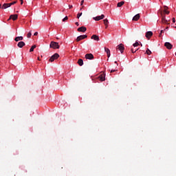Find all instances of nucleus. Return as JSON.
I'll use <instances>...</instances> for the list:
<instances>
[{"label":"nucleus","instance_id":"1","mask_svg":"<svg viewBox=\"0 0 176 176\" xmlns=\"http://www.w3.org/2000/svg\"><path fill=\"white\" fill-rule=\"evenodd\" d=\"M50 47L52 49H59L60 45L59 43H58L57 42L52 41L50 42Z\"/></svg>","mask_w":176,"mask_h":176},{"label":"nucleus","instance_id":"2","mask_svg":"<svg viewBox=\"0 0 176 176\" xmlns=\"http://www.w3.org/2000/svg\"><path fill=\"white\" fill-rule=\"evenodd\" d=\"M116 50L120 52V54H123L124 51V45L122 43H120L119 45H117Z\"/></svg>","mask_w":176,"mask_h":176},{"label":"nucleus","instance_id":"3","mask_svg":"<svg viewBox=\"0 0 176 176\" xmlns=\"http://www.w3.org/2000/svg\"><path fill=\"white\" fill-rule=\"evenodd\" d=\"M161 15H162V23L169 25L170 24V20H166V16H164L163 14H161Z\"/></svg>","mask_w":176,"mask_h":176},{"label":"nucleus","instance_id":"4","mask_svg":"<svg viewBox=\"0 0 176 176\" xmlns=\"http://www.w3.org/2000/svg\"><path fill=\"white\" fill-rule=\"evenodd\" d=\"M59 56H60L59 54L56 53V54H53L52 57H50L49 61L52 63L55 60H57V58H59Z\"/></svg>","mask_w":176,"mask_h":176},{"label":"nucleus","instance_id":"5","mask_svg":"<svg viewBox=\"0 0 176 176\" xmlns=\"http://www.w3.org/2000/svg\"><path fill=\"white\" fill-rule=\"evenodd\" d=\"M87 38V35H86V34L80 35V36H78L77 38H76V41L80 42L81 40H83Z\"/></svg>","mask_w":176,"mask_h":176},{"label":"nucleus","instance_id":"6","mask_svg":"<svg viewBox=\"0 0 176 176\" xmlns=\"http://www.w3.org/2000/svg\"><path fill=\"white\" fill-rule=\"evenodd\" d=\"M85 58L87 60H92L94 58V56L93 54H86Z\"/></svg>","mask_w":176,"mask_h":176},{"label":"nucleus","instance_id":"7","mask_svg":"<svg viewBox=\"0 0 176 176\" xmlns=\"http://www.w3.org/2000/svg\"><path fill=\"white\" fill-rule=\"evenodd\" d=\"M18 19V14H12L10 16V19H8V21L13 20L16 21Z\"/></svg>","mask_w":176,"mask_h":176},{"label":"nucleus","instance_id":"8","mask_svg":"<svg viewBox=\"0 0 176 176\" xmlns=\"http://www.w3.org/2000/svg\"><path fill=\"white\" fill-rule=\"evenodd\" d=\"M165 47H166L168 50H171L173 47V45L170 43L166 42L164 43Z\"/></svg>","mask_w":176,"mask_h":176},{"label":"nucleus","instance_id":"9","mask_svg":"<svg viewBox=\"0 0 176 176\" xmlns=\"http://www.w3.org/2000/svg\"><path fill=\"white\" fill-rule=\"evenodd\" d=\"M77 30L78 32H85L87 28L85 26H81L80 28H78Z\"/></svg>","mask_w":176,"mask_h":176},{"label":"nucleus","instance_id":"10","mask_svg":"<svg viewBox=\"0 0 176 176\" xmlns=\"http://www.w3.org/2000/svg\"><path fill=\"white\" fill-rule=\"evenodd\" d=\"M145 36L146 38L150 39L153 36V32L151 31L146 32Z\"/></svg>","mask_w":176,"mask_h":176},{"label":"nucleus","instance_id":"11","mask_svg":"<svg viewBox=\"0 0 176 176\" xmlns=\"http://www.w3.org/2000/svg\"><path fill=\"white\" fill-rule=\"evenodd\" d=\"M18 47L23 48L24 46H25V43L23 41H19L17 45Z\"/></svg>","mask_w":176,"mask_h":176},{"label":"nucleus","instance_id":"12","mask_svg":"<svg viewBox=\"0 0 176 176\" xmlns=\"http://www.w3.org/2000/svg\"><path fill=\"white\" fill-rule=\"evenodd\" d=\"M91 39H94V41H100V38L98 35L96 34H94L91 36Z\"/></svg>","mask_w":176,"mask_h":176},{"label":"nucleus","instance_id":"13","mask_svg":"<svg viewBox=\"0 0 176 176\" xmlns=\"http://www.w3.org/2000/svg\"><path fill=\"white\" fill-rule=\"evenodd\" d=\"M140 19V14H137L132 18V21H138Z\"/></svg>","mask_w":176,"mask_h":176},{"label":"nucleus","instance_id":"14","mask_svg":"<svg viewBox=\"0 0 176 176\" xmlns=\"http://www.w3.org/2000/svg\"><path fill=\"white\" fill-rule=\"evenodd\" d=\"M99 79L100 81H104L105 80V74H102L99 76Z\"/></svg>","mask_w":176,"mask_h":176},{"label":"nucleus","instance_id":"15","mask_svg":"<svg viewBox=\"0 0 176 176\" xmlns=\"http://www.w3.org/2000/svg\"><path fill=\"white\" fill-rule=\"evenodd\" d=\"M23 36H18V37H16L15 38H14V41H15L16 42H19V41H23Z\"/></svg>","mask_w":176,"mask_h":176},{"label":"nucleus","instance_id":"16","mask_svg":"<svg viewBox=\"0 0 176 176\" xmlns=\"http://www.w3.org/2000/svg\"><path fill=\"white\" fill-rule=\"evenodd\" d=\"M11 6L9 5L8 3H4L2 6V9H7L8 8H10Z\"/></svg>","mask_w":176,"mask_h":176},{"label":"nucleus","instance_id":"17","mask_svg":"<svg viewBox=\"0 0 176 176\" xmlns=\"http://www.w3.org/2000/svg\"><path fill=\"white\" fill-rule=\"evenodd\" d=\"M124 5V1H121L117 3V7L121 8Z\"/></svg>","mask_w":176,"mask_h":176},{"label":"nucleus","instance_id":"18","mask_svg":"<svg viewBox=\"0 0 176 176\" xmlns=\"http://www.w3.org/2000/svg\"><path fill=\"white\" fill-rule=\"evenodd\" d=\"M78 64L80 66H82L83 65V60H82V59H81V58L78 59Z\"/></svg>","mask_w":176,"mask_h":176},{"label":"nucleus","instance_id":"19","mask_svg":"<svg viewBox=\"0 0 176 176\" xmlns=\"http://www.w3.org/2000/svg\"><path fill=\"white\" fill-rule=\"evenodd\" d=\"M168 9V6H164V13L168 15L170 14L169 11H167L166 10Z\"/></svg>","mask_w":176,"mask_h":176},{"label":"nucleus","instance_id":"20","mask_svg":"<svg viewBox=\"0 0 176 176\" xmlns=\"http://www.w3.org/2000/svg\"><path fill=\"white\" fill-rule=\"evenodd\" d=\"M94 19L96 21H99L100 20H102V18L100 16H98L96 17H94Z\"/></svg>","mask_w":176,"mask_h":176},{"label":"nucleus","instance_id":"21","mask_svg":"<svg viewBox=\"0 0 176 176\" xmlns=\"http://www.w3.org/2000/svg\"><path fill=\"white\" fill-rule=\"evenodd\" d=\"M35 48H36V45H32V48H30V52H34V49Z\"/></svg>","mask_w":176,"mask_h":176},{"label":"nucleus","instance_id":"22","mask_svg":"<svg viewBox=\"0 0 176 176\" xmlns=\"http://www.w3.org/2000/svg\"><path fill=\"white\" fill-rule=\"evenodd\" d=\"M146 54H147V55L150 56L151 54H152V52L150 51L149 49H147V50H146Z\"/></svg>","mask_w":176,"mask_h":176},{"label":"nucleus","instance_id":"23","mask_svg":"<svg viewBox=\"0 0 176 176\" xmlns=\"http://www.w3.org/2000/svg\"><path fill=\"white\" fill-rule=\"evenodd\" d=\"M103 23H104V25H107L109 23V21L107 19L103 20Z\"/></svg>","mask_w":176,"mask_h":176},{"label":"nucleus","instance_id":"24","mask_svg":"<svg viewBox=\"0 0 176 176\" xmlns=\"http://www.w3.org/2000/svg\"><path fill=\"white\" fill-rule=\"evenodd\" d=\"M133 46V47H137L140 45V43H138V42H135V43H133V45H132Z\"/></svg>","mask_w":176,"mask_h":176},{"label":"nucleus","instance_id":"25","mask_svg":"<svg viewBox=\"0 0 176 176\" xmlns=\"http://www.w3.org/2000/svg\"><path fill=\"white\" fill-rule=\"evenodd\" d=\"M31 36H32V32H30L29 33H28V34H27V38H31Z\"/></svg>","mask_w":176,"mask_h":176},{"label":"nucleus","instance_id":"26","mask_svg":"<svg viewBox=\"0 0 176 176\" xmlns=\"http://www.w3.org/2000/svg\"><path fill=\"white\" fill-rule=\"evenodd\" d=\"M104 50H105V52H106L107 54H109V53H110V50L108 49L107 47H105V48H104Z\"/></svg>","mask_w":176,"mask_h":176},{"label":"nucleus","instance_id":"27","mask_svg":"<svg viewBox=\"0 0 176 176\" xmlns=\"http://www.w3.org/2000/svg\"><path fill=\"white\" fill-rule=\"evenodd\" d=\"M82 12L78 13V14H77V19H79L80 17L82 16Z\"/></svg>","mask_w":176,"mask_h":176},{"label":"nucleus","instance_id":"28","mask_svg":"<svg viewBox=\"0 0 176 176\" xmlns=\"http://www.w3.org/2000/svg\"><path fill=\"white\" fill-rule=\"evenodd\" d=\"M139 50V48H138L136 50H135V52L133 51V49H131V52H132V54L135 53L138 50Z\"/></svg>","mask_w":176,"mask_h":176},{"label":"nucleus","instance_id":"29","mask_svg":"<svg viewBox=\"0 0 176 176\" xmlns=\"http://www.w3.org/2000/svg\"><path fill=\"white\" fill-rule=\"evenodd\" d=\"M17 2L16 1H14L12 3H9L8 5H10V6H12V5L16 3Z\"/></svg>","mask_w":176,"mask_h":176},{"label":"nucleus","instance_id":"30","mask_svg":"<svg viewBox=\"0 0 176 176\" xmlns=\"http://www.w3.org/2000/svg\"><path fill=\"white\" fill-rule=\"evenodd\" d=\"M67 20H68V16H65V18L63 19V21H66Z\"/></svg>","mask_w":176,"mask_h":176},{"label":"nucleus","instance_id":"31","mask_svg":"<svg viewBox=\"0 0 176 176\" xmlns=\"http://www.w3.org/2000/svg\"><path fill=\"white\" fill-rule=\"evenodd\" d=\"M99 17H100V19H104V15L102 14L101 16H99Z\"/></svg>","mask_w":176,"mask_h":176},{"label":"nucleus","instance_id":"32","mask_svg":"<svg viewBox=\"0 0 176 176\" xmlns=\"http://www.w3.org/2000/svg\"><path fill=\"white\" fill-rule=\"evenodd\" d=\"M84 3H85V0L81 1L80 6H82Z\"/></svg>","mask_w":176,"mask_h":176},{"label":"nucleus","instance_id":"33","mask_svg":"<svg viewBox=\"0 0 176 176\" xmlns=\"http://www.w3.org/2000/svg\"><path fill=\"white\" fill-rule=\"evenodd\" d=\"M116 71H117L116 69H111V73L116 72Z\"/></svg>","mask_w":176,"mask_h":176},{"label":"nucleus","instance_id":"34","mask_svg":"<svg viewBox=\"0 0 176 176\" xmlns=\"http://www.w3.org/2000/svg\"><path fill=\"white\" fill-rule=\"evenodd\" d=\"M107 56H108V58H110L111 53H107Z\"/></svg>","mask_w":176,"mask_h":176},{"label":"nucleus","instance_id":"35","mask_svg":"<svg viewBox=\"0 0 176 176\" xmlns=\"http://www.w3.org/2000/svg\"><path fill=\"white\" fill-rule=\"evenodd\" d=\"M173 23H175V18H173Z\"/></svg>","mask_w":176,"mask_h":176},{"label":"nucleus","instance_id":"36","mask_svg":"<svg viewBox=\"0 0 176 176\" xmlns=\"http://www.w3.org/2000/svg\"><path fill=\"white\" fill-rule=\"evenodd\" d=\"M75 25H77V26H79V23L78 22H76Z\"/></svg>","mask_w":176,"mask_h":176},{"label":"nucleus","instance_id":"37","mask_svg":"<svg viewBox=\"0 0 176 176\" xmlns=\"http://www.w3.org/2000/svg\"><path fill=\"white\" fill-rule=\"evenodd\" d=\"M19 1H21V5H23V0H19Z\"/></svg>","mask_w":176,"mask_h":176},{"label":"nucleus","instance_id":"38","mask_svg":"<svg viewBox=\"0 0 176 176\" xmlns=\"http://www.w3.org/2000/svg\"><path fill=\"white\" fill-rule=\"evenodd\" d=\"M69 8L72 9V5H69Z\"/></svg>","mask_w":176,"mask_h":176},{"label":"nucleus","instance_id":"39","mask_svg":"<svg viewBox=\"0 0 176 176\" xmlns=\"http://www.w3.org/2000/svg\"><path fill=\"white\" fill-rule=\"evenodd\" d=\"M37 35H38V32H35V33H34V36H37Z\"/></svg>","mask_w":176,"mask_h":176},{"label":"nucleus","instance_id":"40","mask_svg":"<svg viewBox=\"0 0 176 176\" xmlns=\"http://www.w3.org/2000/svg\"><path fill=\"white\" fill-rule=\"evenodd\" d=\"M105 28H106V29L108 28V24L105 25Z\"/></svg>","mask_w":176,"mask_h":176},{"label":"nucleus","instance_id":"41","mask_svg":"<svg viewBox=\"0 0 176 176\" xmlns=\"http://www.w3.org/2000/svg\"><path fill=\"white\" fill-rule=\"evenodd\" d=\"M0 9H2V6H1V4H0Z\"/></svg>","mask_w":176,"mask_h":176},{"label":"nucleus","instance_id":"42","mask_svg":"<svg viewBox=\"0 0 176 176\" xmlns=\"http://www.w3.org/2000/svg\"><path fill=\"white\" fill-rule=\"evenodd\" d=\"M38 61H40V60H41L40 57H38Z\"/></svg>","mask_w":176,"mask_h":176},{"label":"nucleus","instance_id":"43","mask_svg":"<svg viewBox=\"0 0 176 176\" xmlns=\"http://www.w3.org/2000/svg\"><path fill=\"white\" fill-rule=\"evenodd\" d=\"M164 32V30H161V33L160 34H162Z\"/></svg>","mask_w":176,"mask_h":176},{"label":"nucleus","instance_id":"44","mask_svg":"<svg viewBox=\"0 0 176 176\" xmlns=\"http://www.w3.org/2000/svg\"><path fill=\"white\" fill-rule=\"evenodd\" d=\"M115 64H117V65H118V63H117V61H115Z\"/></svg>","mask_w":176,"mask_h":176},{"label":"nucleus","instance_id":"45","mask_svg":"<svg viewBox=\"0 0 176 176\" xmlns=\"http://www.w3.org/2000/svg\"><path fill=\"white\" fill-rule=\"evenodd\" d=\"M161 36H162V34H159V36L161 37Z\"/></svg>","mask_w":176,"mask_h":176},{"label":"nucleus","instance_id":"46","mask_svg":"<svg viewBox=\"0 0 176 176\" xmlns=\"http://www.w3.org/2000/svg\"><path fill=\"white\" fill-rule=\"evenodd\" d=\"M173 28L176 29V24H175V26H173Z\"/></svg>","mask_w":176,"mask_h":176},{"label":"nucleus","instance_id":"47","mask_svg":"<svg viewBox=\"0 0 176 176\" xmlns=\"http://www.w3.org/2000/svg\"><path fill=\"white\" fill-rule=\"evenodd\" d=\"M140 46H142V44H140Z\"/></svg>","mask_w":176,"mask_h":176},{"label":"nucleus","instance_id":"48","mask_svg":"<svg viewBox=\"0 0 176 176\" xmlns=\"http://www.w3.org/2000/svg\"><path fill=\"white\" fill-rule=\"evenodd\" d=\"M166 29H168V27H166Z\"/></svg>","mask_w":176,"mask_h":176},{"label":"nucleus","instance_id":"49","mask_svg":"<svg viewBox=\"0 0 176 176\" xmlns=\"http://www.w3.org/2000/svg\"><path fill=\"white\" fill-rule=\"evenodd\" d=\"M175 56H176V53H175Z\"/></svg>","mask_w":176,"mask_h":176}]
</instances>
